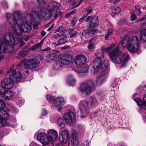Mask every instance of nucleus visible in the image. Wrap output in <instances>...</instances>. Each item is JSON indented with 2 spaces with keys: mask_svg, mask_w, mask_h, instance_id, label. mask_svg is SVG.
I'll use <instances>...</instances> for the list:
<instances>
[{
  "mask_svg": "<svg viewBox=\"0 0 146 146\" xmlns=\"http://www.w3.org/2000/svg\"><path fill=\"white\" fill-rule=\"evenodd\" d=\"M114 46V43L111 44V45L109 46L107 48H102L101 50L102 53V56H103V54L104 51H108L111 50L112 49Z\"/></svg>",
  "mask_w": 146,
  "mask_h": 146,
  "instance_id": "nucleus-34",
  "label": "nucleus"
},
{
  "mask_svg": "<svg viewBox=\"0 0 146 146\" xmlns=\"http://www.w3.org/2000/svg\"><path fill=\"white\" fill-rule=\"evenodd\" d=\"M88 15V14H87V13H86L81 18L78 20L80 22L82 21V20H84L86 18Z\"/></svg>",
  "mask_w": 146,
  "mask_h": 146,
  "instance_id": "nucleus-49",
  "label": "nucleus"
},
{
  "mask_svg": "<svg viewBox=\"0 0 146 146\" xmlns=\"http://www.w3.org/2000/svg\"><path fill=\"white\" fill-rule=\"evenodd\" d=\"M77 12V11L76 9H75L71 11L70 12L68 13H67L65 17L66 18H68V17L74 14V13Z\"/></svg>",
  "mask_w": 146,
  "mask_h": 146,
  "instance_id": "nucleus-40",
  "label": "nucleus"
},
{
  "mask_svg": "<svg viewBox=\"0 0 146 146\" xmlns=\"http://www.w3.org/2000/svg\"><path fill=\"white\" fill-rule=\"evenodd\" d=\"M68 81L70 85L73 86L75 84L76 80L72 75H69L68 77Z\"/></svg>",
  "mask_w": 146,
  "mask_h": 146,
  "instance_id": "nucleus-29",
  "label": "nucleus"
},
{
  "mask_svg": "<svg viewBox=\"0 0 146 146\" xmlns=\"http://www.w3.org/2000/svg\"><path fill=\"white\" fill-rule=\"evenodd\" d=\"M60 36V35L59 33H56L55 34H54V38L56 39H57Z\"/></svg>",
  "mask_w": 146,
  "mask_h": 146,
  "instance_id": "nucleus-56",
  "label": "nucleus"
},
{
  "mask_svg": "<svg viewBox=\"0 0 146 146\" xmlns=\"http://www.w3.org/2000/svg\"><path fill=\"white\" fill-rule=\"evenodd\" d=\"M98 17L97 16L93 17L89 21V27L91 29L96 27L99 25Z\"/></svg>",
  "mask_w": 146,
  "mask_h": 146,
  "instance_id": "nucleus-22",
  "label": "nucleus"
},
{
  "mask_svg": "<svg viewBox=\"0 0 146 146\" xmlns=\"http://www.w3.org/2000/svg\"><path fill=\"white\" fill-rule=\"evenodd\" d=\"M92 16H90L88 17L86 19L85 21L86 22H88L89 20L92 18Z\"/></svg>",
  "mask_w": 146,
  "mask_h": 146,
  "instance_id": "nucleus-59",
  "label": "nucleus"
},
{
  "mask_svg": "<svg viewBox=\"0 0 146 146\" xmlns=\"http://www.w3.org/2000/svg\"><path fill=\"white\" fill-rule=\"evenodd\" d=\"M109 64V62L108 60H105L103 61L102 58L98 57L91 63L93 68L91 71L95 74L98 71H104L107 69Z\"/></svg>",
  "mask_w": 146,
  "mask_h": 146,
  "instance_id": "nucleus-5",
  "label": "nucleus"
},
{
  "mask_svg": "<svg viewBox=\"0 0 146 146\" xmlns=\"http://www.w3.org/2000/svg\"><path fill=\"white\" fill-rule=\"evenodd\" d=\"M112 62L114 63L120 64L122 66L126 64L129 56L119 50L118 46H116L112 51L109 52Z\"/></svg>",
  "mask_w": 146,
  "mask_h": 146,
  "instance_id": "nucleus-2",
  "label": "nucleus"
},
{
  "mask_svg": "<svg viewBox=\"0 0 146 146\" xmlns=\"http://www.w3.org/2000/svg\"><path fill=\"white\" fill-rule=\"evenodd\" d=\"M88 48L90 50H92L94 48V44L92 43H90L89 44Z\"/></svg>",
  "mask_w": 146,
  "mask_h": 146,
  "instance_id": "nucleus-50",
  "label": "nucleus"
},
{
  "mask_svg": "<svg viewBox=\"0 0 146 146\" xmlns=\"http://www.w3.org/2000/svg\"><path fill=\"white\" fill-rule=\"evenodd\" d=\"M107 33L105 35V38L106 40H108L110 35H113V30L112 29L109 28L107 29Z\"/></svg>",
  "mask_w": 146,
  "mask_h": 146,
  "instance_id": "nucleus-33",
  "label": "nucleus"
},
{
  "mask_svg": "<svg viewBox=\"0 0 146 146\" xmlns=\"http://www.w3.org/2000/svg\"><path fill=\"white\" fill-rule=\"evenodd\" d=\"M86 61V56L83 55H78L74 59V62L77 66H81L84 64Z\"/></svg>",
  "mask_w": 146,
  "mask_h": 146,
  "instance_id": "nucleus-15",
  "label": "nucleus"
},
{
  "mask_svg": "<svg viewBox=\"0 0 146 146\" xmlns=\"http://www.w3.org/2000/svg\"><path fill=\"white\" fill-rule=\"evenodd\" d=\"M37 140L39 141L43 145H48L50 141L47 137L46 134L44 133H39L37 136Z\"/></svg>",
  "mask_w": 146,
  "mask_h": 146,
  "instance_id": "nucleus-16",
  "label": "nucleus"
},
{
  "mask_svg": "<svg viewBox=\"0 0 146 146\" xmlns=\"http://www.w3.org/2000/svg\"><path fill=\"white\" fill-rule=\"evenodd\" d=\"M89 66L86 64L82 67H76L74 68L75 71L78 73L86 72L88 69Z\"/></svg>",
  "mask_w": 146,
  "mask_h": 146,
  "instance_id": "nucleus-24",
  "label": "nucleus"
},
{
  "mask_svg": "<svg viewBox=\"0 0 146 146\" xmlns=\"http://www.w3.org/2000/svg\"><path fill=\"white\" fill-rule=\"evenodd\" d=\"M68 146H78V138L75 136H73L69 138L68 143Z\"/></svg>",
  "mask_w": 146,
  "mask_h": 146,
  "instance_id": "nucleus-23",
  "label": "nucleus"
},
{
  "mask_svg": "<svg viewBox=\"0 0 146 146\" xmlns=\"http://www.w3.org/2000/svg\"><path fill=\"white\" fill-rule=\"evenodd\" d=\"M46 34V32L44 31H42L41 32V34L42 36H44Z\"/></svg>",
  "mask_w": 146,
  "mask_h": 146,
  "instance_id": "nucleus-63",
  "label": "nucleus"
},
{
  "mask_svg": "<svg viewBox=\"0 0 146 146\" xmlns=\"http://www.w3.org/2000/svg\"><path fill=\"white\" fill-rule=\"evenodd\" d=\"M26 56L25 54L24 51H21L19 52L17 56L18 58H21L25 57Z\"/></svg>",
  "mask_w": 146,
  "mask_h": 146,
  "instance_id": "nucleus-37",
  "label": "nucleus"
},
{
  "mask_svg": "<svg viewBox=\"0 0 146 146\" xmlns=\"http://www.w3.org/2000/svg\"><path fill=\"white\" fill-rule=\"evenodd\" d=\"M32 13L33 14L35 13L38 17H42L45 19H48L50 16V13H49L48 12L45 11H43L41 9L39 11L36 10L34 11L33 10Z\"/></svg>",
  "mask_w": 146,
  "mask_h": 146,
  "instance_id": "nucleus-18",
  "label": "nucleus"
},
{
  "mask_svg": "<svg viewBox=\"0 0 146 146\" xmlns=\"http://www.w3.org/2000/svg\"><path fill=\"white\" fill-rule=\"evenodd\" d=\"M13 95V94L12 92L9 90H6L2 98H4L6 100H9L11 98Z\"/></svg>",
  "mask_w": 146,
  "mask_h": 146,
  "instance_id": "nucleus-27",
  "label": "nucleus"
},
{
  "mask_svg": "<svg viewBox=\"0 0 146 146\" xmlns=\"http://www.w3.org/2000/svg\"><path fill=\"white\" fill-rule=\"evenodd\" d=\"M76 128L77 129V130L82 134L84 133L85 130V128L82 125H78L76 126Z\"/></svg>",
  "mask_w": 146,
  "mask_h": 146,
  "instance_id": "nucleus-35",
  "label": "nucleus"
},
{
  "mask_svg": "<svg viewBox=\"0 0 146 146\" xmlns=\"http://www.w3.org/2000/svg\"><path fill=\"white\" fill-rule=\"evenodd\" d=\"M79 35V33L78 32L74 31V32L72 34L70 35V37L71 38H72Z\"/></svg>",
  "mask_w": 146,
  "mask_h": 146,
  "instance_id": "nucleus-41",
  "label": "nucleus"
},
{
  "mask_svg": "<svg viewBox=\"0 0 146 146\" xmlns=\"http://www.w3.org/2000/svg\"><path fill=\"white\" fill-rule=\"evenodd\" d=\"M82 146H89V143L88 141H85L82 144Z\"/></svg>",
  "mask_w": 146,
  "mask_h": 146,
  "instance_id": "nucleus-52",
  "label": "nucleus"
},
{
  "mask_svg": "<svg viewBox=\"0 0 146 146\" xmlns=\"http://www.w3.org/2000/svg\"><path fill=\"white\" fill-rule=\"evenodd\" d=\"M54 23H53L51 26H50L49 28L47 30V31H50L54 27Z\"/></svg>",
  "mask_w": 146,
  "mask_h": 146,
  "instance_id": "nucleus-58",
  "label": "nucleus"
},
{
  "mask_svg": "<svg viewBox=\"0 0 146 146\" xmlns=\"http://www.w3.org/2000/svg\"><path fill=\"white\" fill-rule=\"evenodd\" d=\"M7 21L12 26L11 27V31L15 34L19 35L22 32L29 31L31 29V24L33 20V15L27 14L24 21L20 15H13L10 13L6 14Z\"/></svg>",
  "mask_w": 146,
  "mask_h": 146,
  "instance_id": "nucleus-1",
  "label": "nucleus"
},
{
  "mask_svg": "<svg viewBox=\"0 0 146 146\" xmlns=\"http://www.w3.org/2000/svg\"><path fill=\"white\" fill-rule=\"evenodd\" d=\"M7 109L9 111L13 113H17L18 112V110L14 107L11 105H9L7 106Z\"/></svg>",
  "mask_w": 146,
  "mask_h": 146,
  "instance_id": "nucleus-28",
  "label": "nucleus"
},
{
  "mask_svg": "<svg viewBox=\"0 0 146 146\" xmlns=\"http://www.w3.org/2000/svg\"><path fill=\"white\" fill-rule=\"evenodd\" d=\"M47 137L50 141H55L58 138L57 132L54 129H48L47 131Z\"/></svg>",
  "mask_w": 146,
  "mask_h": 146,
  "instance_id": "nucleus-17",
  "label": "nucleus"
},
{
  "mask_svg": "<svg viewBox=\"0 0 146 146\" xmlns=\"http://www.w3.org/2000/svg\"><path fill=\"white\" fill-rule=\"evenodd\" d=\"M11 76L9 78H5L1 82V85L3 88L8 89L12 88L14 86V82L19 81L21 78V75L20 72L16 73L15 70L12 72Z\"/></svg>",
  "mask_w": 146,
  "mask_h": 146,
  "instance_id": "nucleus-4",
  "label": "nucleus"
},
{
  "mask_svg": "<svg viewBox=\"0 0 146 146\" xmlns=\"http://www.w3.org/2000/svg\"><path fill=\"white\" fill-rule=\"evenodd\" d=\"M34 29H36L38 28V24H35L33 27Z\"/></svg>",
  "mask_w": 146,
  "mask_h": 146,
  "instance_id": "nucleus-60",
  "label": "nucleus"
},
{
  "mask_svg": "<svg viewBox=\"0 0 146 146\" xmlns=\"http://www.w3.org/2000/svg\"><path fill=\"white\" fill-rule=\"evenodd\" d=\"M63 65L59 61L56 62L53 65V68L56 70H59L63 67Z\"/></svg>",
  "mask_w": 146,
  "mask_h": 146,
  "instance_id": "nucleus-32",
  "label": "nucleus"
},
{
  "mask_svg": "<svg viewBox=\"0 0 146 146\" xmlns=\"http://www.w3.org/2000/svg\"><path fill=\"white\" fill-rule=\"evenodd\" d=\"M120 42L122 46L123 47H127L130 52L135 53L139 50V41L136 36H133L131 38L126 37L121 38Z\"/></svg>",
  "mask_w": 146,
  "mask_h": 146,
  "instance_id": "nucleus-3",
  "label": "nucleus"
},
{
  "mask_svg": "<svg viewBox=\"0 0 146 146\" xmlns=\"http://www.w3.org/2000/svg\"><path fill=\"white\" fill-rule=\"evenodd\" d=\"M74 29H69L68 30V33L70 36V35L72 34V33H73L74 32Z\"/></svg>",
  "mask_w": 146,
  "mask_h": 146,
  "instance_id": "nucleus-55",
  "label": "nucleus"
},
{
  "mask_svg": "<svg viewBox=\"0 0 146 146\" xmlns=\"http://www.w3.org/2000/svg\"><path fill=\"white\" fill-rule=\"evenodd\" d=\"M50 50V48L47 47L46 48H44L43 49V50L44 51H46Z\"/></svg>",
  "mask_w": 146,
  "mask_h": 146,
  "instance_id": "nucleus-62",
  "label": "nucleus"
},
{
  "mask_svg": "<svg viewBox=\"0 0 146 146\" xmlns=\"http://www.w3.org/2000/svg\"><path fill=\"white\" fill-rule=\"evenodd\" d=\"M86 11L87 12V14H90L92 13L93 12L92 7H90L86 9Z\"/></svg>",
  "mask_w": 146,
  "mask_h": 146,
  "instance_id": "nucleus-46",
  "label": "nucleus"
},
{
  "mask_svg": "<svg viewBox=\"0 0 146 146\" xmlns=\"http://www.w3.org/2000/svg\"><path fill=\"white\" fill-rule=\"evenodd\" d=\"M77 19L76 17H74L72 22V23L73 25H75L77 23Z\"/></svg>",
  "mask_w": 146,
  "mask_h": 146,
  "instance_id": "nucleus-54",
  "label": "nucleus"
},
{
  "mask_svg": "<svg viewBox=\"0 0 146 146\" xmlns=\"http://www.w3.org/2000/svg\"><path fill=\"white\" fill-rule=\"evenodd\" d=\"M83 0H80L78 2V4L75 6V7H77L78 6V5L81 3L83 1Z\"/></svg>",
  "mask_w": 146,
  "mask_h": 146,
  "instance_id": "nucleus-61",
  "label": "nucleus"
},
{
  "mask_svg": "<svg viewBox=\"0 0 146 146\" xmlns=\"http://www.w3.org/2000/svg\"><path fill=\"white\" fill-rule=\"evenodd\" d=\"M94 86L93 81L90 80L82 84L80 86V91L82 94L87 95L91 92L92 88Z\"/></svg>",
  "mask_w": 146,
  "mask_h": 146,
  "instance_id": "nucleus-8",
  "label": "nucleus"
},
{
  "mask_svg": "<svg viewBox=\"0 0 146 146\" xmlns=\"http://www.w3.org/2000/svg\"><path fill=\"white\" fill-rule=\"evenodd\" d=\"M63 30V27L62 26H60L59 27V28L56 29L55 30V32L57 33L58 32H61Z\"/></svg>",
  "mask_w": 146,
  "mask_h": 146,
  "instance_id": "nucleus-47",
  "label": "nucleus"
},
{
  "mask_svg": "<svg viewBox=\"0 0 146 146\" xmlns=\"http://www.w3.org/2000/svg\"><path fill=\"white\" fill-rule=\"evenodd\" d=\"M9 35V38L8 37L7 39L8 40V42L6 43V44L8 45V48L9 49V46L12 45L13 46V48H14V45L16 44H18L19 47H21L24 45L25 44V42L23 40H19V41L16 42V40H15V39L12 33L11 32H9L6 33H2L1 32H0V36L1 37L2 36H7V35Z\"/></svg>",
  "mask_w": 146,
  "mask_h": 146,
  "instance_id": "nucleus-7",
  "label": "nucleus"
},
{
  "mask_svg": "<svg viewBox=\"0 0 146 146\" xmlns=\"http://www.w3.org/2000/svg\"><path fill=\"white\" fill-rule=\"evenodd\" d=\"M87 102L90 107L93 108L96 107L98 104V102L95 97L90 96Z\"/></svg>",
  "mask_w": 146,
  "mask_h": 146,
  "instance_id": "nucleus-21",
  "label": "nucleus"
},
{
  "mask_svg": "<svg viewBox=\"0 0 146 146\" xmlns=\"http://www.w3.org/2000/svg\"><path fill=\"white\" fill-rule=\"evenodd\" d=\"M64 118L67 123L71 125H73L76 121V115L72 112H68L65 113Z\"/></svg>",
  "mask_w": 146,
  "mask_h": 146,
  "instance_id": "nucleus-12",
  "label": "nucleus"
},
{
  "mask_svg": "<svg viewBox=\"0 0 146 146\" xmlns=\"http://www.w3.org/2000/svg\"><path fill=\"white\" fill-rule=\"evenodd\" d=\"M56 55L54 53H51L47 55L46 57V60L48 62L53 60L56 58Z\"/></svg>",
  "mask_w": 146,
  "mask_h": 146,
  "instance_id": "nucleus-30",
  "label": "nucleus"
},
{
  "mask_svg": "<svg viewBox=\"0 0 146 146\" xmlns=\"http://www.w3.org/2000/svg\"><path fill=\"white\" fill-rule=\"evenodd\" d=\"M3 6L4 8L5 9H7L8 8L7 4L5 1H4L3 3Z\"/></svg>",
  "mask_w": 146,
  "mask_h": 146,
  "instance_id": "nucleus-53",
  "label": "nucleus"
},
{
  "mask_svg": "<svg viewBox=\"0 0 146 146\" xmlns=\"http://www.w3.org/2000/svg\"><path fill=\"white\" fill-rule=\"evenodd\" d=\"M5 107L4 102L2 100H0V115L4 119H6L8 117V115L5 111L3 110Z\"/></svg>",
  "mask_w": 146,
  "mask_h": 146,
  "instance_id": "nucleus-19",
  "label": "nucleus"
},
{
  "mask_svg": "<svg viewBox=\"0 0 146 146\" xmlns=\"http://www.w3.org/2000/svg\"><path fill=\"white\" fill-rule=\"evenodd\" d=\"M64 103V100L63 97H57L54 100L53 108L57 109L58 112H60L61 110L62 106Z\"/></svg>",
  "mask_w": 146,
  "mask_h": 146,
  "instance_id": "nucleus-13",
  "label": "nucleus"
},
{
  "mask_svg": "<svg viewBox=\"0 0 146 146\" xmlns=\"http://www.w3.org/2000/svg\"><path fill=\"white\" fill-rule=\"evenodd\" d=\"M121 11V9L119 7H114L113 9V12L114 13H118Z\"/></svg>",
  "mask_w": 146,
  "mask_h": 146,
  "instance_id": "nucleus-43",
  "label": "nucleus"
},
{
  "mask_svg": "<svg viewBox=\"0 0 146 146\" xmlns=\"http://www.w3.org/2000/svg\"><path fill=\"white\" fill-rule=\"evenodd\" d=\"M121 0H115L113 1L114 3L115 4L119 2Z\"/></svg>",
  "mask_w": 146,
  "mask_h": 146,
  "instance_id": "nucleus-64",
  "label": "nucleus"
},
{
  "mask_svg": "<svg viewBox=\"0 0 146 146\" xmlns=\"http://www.w3.org/2000/svg\"><path fill=\"white\" fill-rule=\"evenodd\" d=\"M78 105L81 115L84 117L87 115L90 106L88 104V102L86 100H82L79 102Z\"/></svg>",
  "mask_w": 146,
  "mask_h": 146,
  "instance_id": "nucleus-10",
  "label": "nucleus"
},
{
  "mask_svg": "<svg viewBox=\"0 0 146 146\" xmlns=\"http://www.w3.org/2000/svg\"><path fill=\"white\" fill-rule=\"evenodd\" d=\"M140 38L142 42H145L146 44V29H143L140 32Z\"/></svg>",
  "mask_w": 146,
  "mask_h": 146,
  "instance_id": "nucleus-25",
  "label": "nucleus"
},
{
  "mask_svg": "<svg viewBox=\"0 0 146 146\" xmlns=\"http://www.w3.org/2000/svg\"><path fill=\"white\" fill-rule=\"evenodd\" d=\"M137 19V17L134 13H132L130 17V20L131 21H134Z\"/></svg>",
  "mask_w": 146,
  "mask_h": 146,
  "instance_id": "nucleus-45",
  "label": "nucleus"
},
{
  "mask_svg": "<svg viewBox=\"0 0 146 146\" xmlns=\"http://www.w3.org/2000/svg\"><path fill=\"white\" fill-rule=\"evenodd\" d=\"M135 10L136 13L138 15H141L142 14V12L140 10V7L137 5H135Z\"/></svg>",
  "mask_w": 146,
  "mask_h": 146,
  "instance_id": "nucleus-36",
  "label": "nucleus"
},
{
  "mask_svg": "<svg viewBox=\"0 0 146 146\" xmlns=\"http://www.w3.org/2000/svg\"><path fill=\"white\" fill-rule=\"evenodd\" d=\"M66 42V39L65 38H61L58 41V45H60L65 43Z\"/></svg>",
  "mask_w": 146,
  "mask_h": 146,
  "instance_id": "nucleus-38",
  "label": "nucleus"
},
{
  "mask_svg": "<svg viewBox=\"0 0 146 146\" xmlns=\"http://www.w3.org/2000/svg\"><path fill=\"white\" fill-rule=\"evenodd\" d=\"M69 133L68 129L61 131L59 134V138L60 141L64 143H66L68 140Z\"/></svg>",
  "mask_w": 146,
  "mask_h": 146,
  "instance_id": "nucleus-14",
  "label": "nucleus"
},
{
  "mask_svg": "<svg viewBox=\"0 0 146 146\" xmlns=\"http://www.w3.org/2000/svg\"><path fill=\"white\" fill-rule=\"evenodd\" d=\"M104 74H102L99 75L97 78V84L98 85H101L103 84L104 81Z\"/></svg>",
  "mask_w": 146,
  "mask_h": 146,
  "instance_id": "nucleus-26",
  "label": "nucleus"
},
{
  "mask_svg": "<svg viewBox=\"0 0 146 146\" xmlns=\"http://www.w3.org/2000/svg\"><path fill=\"white\" fill-rule=\"evenodd\" d=\"M57 123L58 125L61 129L64 128L65 126V124L63 119L62 118H59L58 120Z\"/></svg>",
  "mask_w": 146,
  "mask_h": 146,
  "instance_id": "nucleus-31",
  "label": "nucleus"
},
{
  "mask_svg": "<svg viewBox=\"0 0 146 146\" xmlns=\"http://www.w3.org/2000/svg\"><path fill=\"white\" fill-rule=\"evenodd\" d=\"M39 64V60L36 58H29L27 60L24 59L21 60L17 68L20 70L21 66H24L25 68L33 69L37 67Z\"/></svg>",
  "mask_w": 146,
  "mask_h": 146,
  "instance_id": "nucleus-6",
  "label": "nucleus"
},
{
  "mask_svg": "<svg viewBox=\"0 0 146 146\" xmlns=\"http://www.w3.org/2000/svg\"><path fill=\"white\" fill-rule=\"evenodd\" d=\"M16 102L18 105L22 104L24 102V101L23 100H22L21 98H19L16 99Z\"/></svg>",
  "mask_w": 146,
  "mask_h": 146,
  "instance_id": "nucleus-39",
  "label": "nucleus"
},
{
  "mask_svg": "<svg viewBox=\"0 0 146 146\" xmlns=\"http://www.w3.org/2000/svg\"><path fill=\"white\" fill-rule=\"evenodd\" d=\"M59 4L57 2L51 1L49 3L47 10L48 11H50L52 14H55L54 17L56 18L58 14L57 13V10L59 9Z\"/></svg>",
  "mask_w": 146,
  "mask_h": 146,
  "instance_id": "nucleus-11",
  "label": "nucleus"
},
{
  "mask_svg": "<svg viewBox=\"0 0 146 146\" xmlns=\"http://www.w3.org/2000/svg\"><path fill=\"white\" fill-rule=\"evenodd\" d=\"M38 46V45H35L32 46L31 48H29L28 49V50L29 51H33L35 49H36Z\"/></svg>",
  "mask_w": 146,
  "mask_h": 146,
  "instance_id": "nucleus-48",
  "label": "nucleus"
},
{
  "mask_svg": "<svg viewBox=\"0 0 146 146\" xmlns=\"http://www.w3.org/2000/svg\"><path fill=\"white\" fill-rule=\"evenodd\" d=\"M73 59V55L68 53L60 55L58 58V60L62 65L71 64Z\"/></svg>",
  "mask_w": 146,
  "mask_h": 146,
  "instance_id": "nucleus-9",
  "label": "nucleus"
},
{
  "mask_svg": "<svg viewBox=\"0 0 146 146\" xmlns=\"http://www.w3.org/2000/svg\"><path fill=\"white\" fill-rule=\"evenodd\" d=\"M47 113L46 110L44 109L42 110V116L46 115L47 114Z\"/></svg>",
  "mask_w": 146,
  "mask_h": 146,
  "instance_id": "nucleus-57",
  "label": "nucleus"
},
{
  "mask_svg": "<svg viewBox=\"0 0 146 146\" xmlns=\"http://www.w3.org/2000/svg\"><path fill=\"white\" fill-rule=\"evenodd\" d=\"M46 97L47 100L50 102H51L53 100V97L52 98L50 95H47Z\"/></svg>",
  "mask_w": 146,
  "mask_h": 146,
  "instance_id": "nucleus-51",
  "label": "nucleus"
},
{
  "mask_svg": "<svg viewBox=\"0 0 146 146\" xmlns=\"http://www.w3.org/2000/svg\"><path fill=\"white\" fill-rule=\"evenodd\" d=\"M37 1L40 6H43L45 4V1L44 0H37Z\"/></svg>",
  "mask_w": 146,
  "mask_h": 146,
  "instance_id": "nucleus-44",
  "label": "nucleus"
},
{
  "mask_svg": "<svg viewBox=\"0 0 146 146\" xmlns=\"http://www.w3.org/2000/svg\"><path fill=\"white\" fill-rule=\"evenodd\" d=\"M5 88H3L2 86H0V96L2 98L6 91Z\"/></svg>",
  "mask_w": 146,
  "mask_h": 146,
  "instance_id": "nucleus-42",
  "label": "nucleus"
},
{
  "mask_svg": "<svg viewBox=\"0 0 146 146\" xmlns=\"http://www.w3.org/2000/svg\"><path fill=\"white\" fill-rule=\"evenodd\" d=\"M143 101L139 98L134 99V100L137 103L139 106L142 108L146 109V94H145L143 98Z\"/></svg>",
  "mask_w": 146,
  "mask_h": 146,
  "instance_id": "nucleus-20",
  "label": "nucleus"
}]
</instances>
